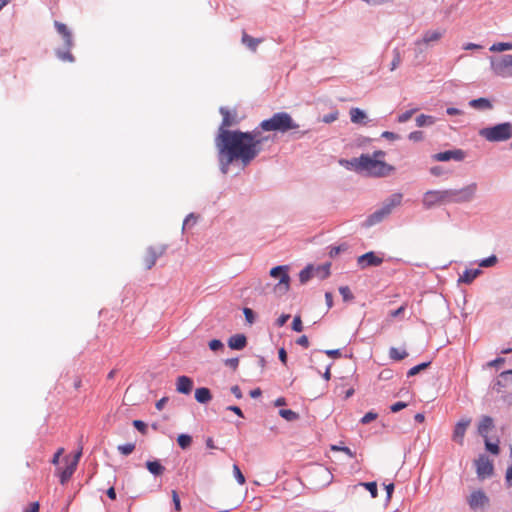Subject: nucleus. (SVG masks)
I'll use <instances>...</instances> for the list:
<instances>
[{"instance_id":"f257e3e1","label":"nucleus","mask_w":512,"mask_h":512,"mask_svg":"<svg viewBox=\"0 0 512 512\" xmlns=\"http://www.w3.org/2000/svg\"><path fill=\"white\" fill-rule=\"evenodd\" d=\"M268 139L258 129L251 132L222 131L217 134L215 144L222 172L227 173L233 163L248 166L262 151V144Z\"/></svg>"},{"instance_id":"f03ea898","label":"nucleus","mask_w":512,"mask_h":512,"mask_svg":"<svg viewBox=\"0 0 512 512\" xmlns=\"http://www.w3.org/2000/svg\"><path fill=\"white\" fill-rule=\"evenodd\" d=\"M385 152L382 150L374 151L372 155L362 154L360 157L345 161L352 169L357 172H363L368 176L385 177L394 171V167L383 161Z\"/></svg>"},{"instance_id":"7ed1b4c3","label":"nucleus","mask_w":512,"mask_h":512,"mask_svg":"<svg viewBox=\"0 0 512 512\" xmlns=\"http://www.w3.org/2000/svg\"><path fill=\"white\" fill-rule=\"evenodd\" d=\"M260 128L263 131L286 133L289 130L298 129L299 125L293 120L290 114L286 112H278L271 118L263 120L260 123Z\"/></svg>"},{"instance_id":"20e7f679","label":"nucleus","mask_w":512,"mask_h":512,"mask_svg":"<svg viewBox=\"0 0 512 512\" xmlns=\"http://www.w3.org/2000/svg\"><path fill=\"white\" fill-rule=\"evenodd\" d=\"M479 135L489 142L507 141L512 137V124L509 122L482 128Z\"/></svg>"},{"instance_id":"39448f33","label":"nucleus","mask_w":512,"mask_h":512,"mask_svg":"<svg viewBox=\"0 0 512 512\" xmlns=\"http://www.w3.org/2000/svg\"><path fill=\"white\" fill-rule=\"evenodd\" d=\"M270 276L279 278V282L274 286V292L278 295H284L290 288V276L288 274V266H276L270 270Z\"/></svg>"},{"instance_id":"423d86ee","label":"nucleus","mask_w":512,"mask_h":512,"mask_svg":"<svg viewBox=\"0 0 512 512\" xmlns=\"http://www.w3.org/2000/svg\"><path fill=\"white\" fill-rule=\"evenodd\" d=\"M491 69L497 76L512 78V55L491 58Z\"/></svg>"},{"instance_id":"0eeeda50","label":"nucleus","mask_w":512,"mask_h":512,"mask_svg":"<svg viewBox=\"0 0 512 512\" xmlns=\"http://www.w3.org/2000/svg\"><path fill=\"white\" fill-rule=\"evenodd\" d=\"M402 198H403V195L401 193H395V194H392L386 201V203L384 204V206L376 211L375 213H373L371 216H370V221L371 223H375V222H379L381 221L385 216L389 215L391 213V211L399 206L402 202Z\"/></svg>"},{"instance_id":"6e6552de","label":"nucleus","mask_w":512,"mask_h":512,"mask_svg":"<svg viewBox=\"0 0 512 512\" xmlns=\"http://www.w3.org/2000/svg\"><path fill=\"white\" fill-rule=\"evenodd\" d=\"M477 192V184L471 183L461 189H449L451 203H465L471 201Z\"/></svg>"},{"instance_id":"1a4fd4ad","label":"nucleus","mask_w":512,"mask_h":512,"mask_svg":"<svg viewBox=\"0 0 512 512\" xmlns=\"http://www.w3.org/2000/svg\"><path fill=\"white\" fill-rule=\"evenodd\" d=\"M423 205L425 208H431L435 205L439 204H448L451 203V198L449 197V189L448 190H430L424 194L423 197Z\"/></svg>"},{"instance_id":"9d476101","label":"nucleus","mask_w":512,"mask_h":512,"mask_svg":"<svg viewBox=\"0 0 512 512\" xmlns=\"http://www.w3.org/2000/svg\"><path fill=\"white\" fill-rule=\"evenodd\" d=\"M164 254L163 247H149L145 251L142 257V265L145 269L150 270L155 264L158 258Z\"/></svg>"},{"instance_id":"9b49d317","label":"nucleus","mask_w":512,"mask_h":512,"mask_svg":"<svg viewBox=\"0 0 512 512\" xmlns=\"http://www.w3.org/2000/svg\"><path fill=\"white\" fill-rule=\"evenodd\" d=\"M445 33L444 29L428 30L424 32L421 39L415 41V45L421 48L422 46H429L441 40Z\"/></svg>"},{"instance_id":"f8f14e48","label":"nucleus","mask_w":512,"mask_h":512,"mask_svg":"<svg viewBox=\"0 0 512 512\" xmlns=\"http://www.w3.org/2000/svg\"><path fill=\"white\" fill-rule=\"evenodd\" d=\"M476 471L479 478H487L493 474V464L491 460L485 456L481 455L476 461Z\"/></svg>"},{"instance_id":"ddd939ff","label":"nucleus","mask_w":512,"mask_h":512,"mask_svg":"<svg viewBox=\"0 0 512 512\" xmlns=\"http://www.w3.org/2000/svg\"><path fill=\"white\" fill-rule=\"evenodd\" d=\"M81 455H82V449H80L75 454L74 459L69 464H67V466L63 470L59 471L58 475H59L61 484H65L70 480V478L72 477V475L74 474V472L77 468V465H78Z\"/></svg>"},{"instance_id":"4468645a","label":"nucleus","mask_w":512,"mask_h":512,"mask_svg":"<svg viewBox=\"0 0 512 512\" xmlns=\"http://www.w3.org/2000/svg\"><path fill=\"white\" fill-rule=\"evenodd\" d=\"M219 111L223 117L218 131V134H221L222 131H230L228 128L236 125L238 123V119L235 111L231 112L225 107H221Z\"/></svg>"},{"instance_id":"2eb2a0df","label":"nucleus","mask_w":512,"mask_h":512,"mask_svg":"<svg viewBox=\"0 0 512 512\" xmlns=\"http://www.w3.org/2000/svg\"><path fill=\"white\" fill-rule=\"evenodd\" d=\"M383 263V258L377 256L374 252H367L357 259V264L361 269H365L371 266H379Z\"/></svg>"},{"instance_id":"dca6fc26","label":"nucleus","mask_w":512,"mask_h":512,"mask_svg":"<svg viewBox=\"0 0 512 512\" xmlns=\"http://www.w3.org/2000/svg\"><path fill=\"white\" fill-rule=\"evenodd\" d=\"M471 423V419H461L457 424L455 425L454 431H453V440L457 441L460 445L463 444V439L465 432L468 428V426Z\"/></svg>"},{"instance_id":"f3484780","label":"nucleus","mask_w":512,"mask_h":512,"mask_svg":"<svg viewBox=\"0 0 512 512\" xmlns=\"http://www.w3.org/2000/svg\"><path fill=\"white\" fill-rule=\"evenodd\" d=\"M193 389V380L185 375L176 379V391L181 394H190Z\"/></svg>"},{"instance_id":"a211bd4d","label":"nucleus","mask_w":512,"mask_h":512,"mask_svg":"<svg viewBox=\"0 0 512 512\" xmlns=\"http://www.w3.org/2000/svg\"><path fill=\"white\" fill-rule=\"evenodd\" d=\"M436 161H449L451 159L461 161L464 158V152L460 149L437 153L433 156Z\"/></svg>"},{"instance_id":"6ab92c4d","label":"nucleus","mask_w":512,"mask_h":512,"mask_svg":"<svg viewBox=\"0 0 512 512\" xmlns=\"http://www.w3.org/2000/svg\"><path fill=\"white\" fill-rule=\"evenodd\" d=\"M488 502V498L482 491H474L468 498V504L472 509L484 507Z\"/></svg>"},{"instance_id":"aec40b11","label":"nucleus","mask_w":512,"mask_h":512,"mask_svg":"<svg viewBox=\"0 0 512 512\" xmlns=\"http://www.w3.org/2000/svg\"><path fill=\"white\" fill-rule=\"evenodd\" d=\"M494 428L493 419L490 416H483L478 425V433L484 437L488 438V433Z\"/></svg>"},{"instance_id":"412c9836","label":"nucleus","mask_w":512,"mask_h":512,"mask_svg":"<svg viewBox=\"0 0 512 512\" xmlns=\"http://www.w3.org/2000/svg\"><path fill=\"white\" fill-rule=\"evenodd\" d=\"M247 345V338L244 334H235L228 339V346L234 350H242Z\"/></svg>"},{"instance_id":"4be33fe9","label":"nucleus","mask_w":512,"mask_h":512,"mask_svg":"<svg viewBox=\"0 0 512 512\" xmlns=\"http://www.w3.org/2000/svg\"><path fill=\"white\" fill-rule=\"evenodd\" d=\"M55 27L59 34H61L64 38L65 46L66 48H71L73 41H72V35L70 31L68 30L67 26L60 22H55Z\"/></svg>"},{"instance_id":"5701e85b","label":"nucleus","mask_w":512,"mask_h":512,"mask_svg":"<svg viewBox=\"0 0 512 512\" xmlns=\"http://www.w3.org/2000/svg\"><path fill=\"white\" fill-rule=\"evenodd\" d=\"M195 399L201 404L208 403L212 399L210 390L206 387L197 388L195 390Z\"/></svg>"},{"instance_id":"b1692460","label":"nucleus","mask_w":512,"mask_h":512,"mask_svg":"<svg viewBox=\"0 0 512 512\" xmlns=\"http://www.w3.org/2000/svg\"><path fill=\"white\" fill-rule=\"evenodd\" d=\"M350 119H351V122L354 123V124H366V114L363 110L359 109V108H351L350 109Z\"/></svg>"},{"instance_id":"393cba45","label":"nucleus","mask_w":512,"mask_h":512,"mask_svg":"<svg viewBox=\"0 0 512 512\" xmlns=\"http://www.w3.org/2000/svg\"><path fill=\"white\" fill-rule=\"evenodd\" d=\"M469 106L479 110H489L492 108V104L487 98L473 99L469 102Z\"/></svg>"},{"instance_id":"a878e982","label":"nucleus","mask_w":512,"mask_h":512,"mask_svg":"<svg viewBox=\"0 0 512 512\" xmlns=\"http://www.w3.org/2000/svg\"><path fill=\"white\" fill-rule=\"evenodd\" d=\"M261 39L254 38L248 35L245 31L242 33V43L246 45L250 50L256 51L257 46L261 43Z\"/></svg>"},{"instance_id":"bb28decb","label":"nucleus","mask_w":512,"mask_h":512,"mask_svg":"<svg viewBox=\"0 0 512 512\" xmlns=\"http://www.w3.org/2000/svg\"><path fill=\"white\" fill-rule=\"evenodd\" d=\"M146 468L150 473L156 476L162 475L165 471V467L157 460L147 461Z\"/></svg>"},{"instance_id":"cd10ccee","label":"nucleus","mask_w":512,"mask_h":512,"mask_svg":"<svg viewBox=\"0 0 512 512\" xmlns=\"http://www.w3.org/2000/svg\"><path fill=\"white\" fill-rule=\"evenodd\" d=\"M479 269H466L463 274L460 276L459 281L470 284L479 274Z\"/></svg>"},{"instance_id":"c85d7f7f","label":"nucleus","mask_w":512,"mask_h":512,"mask_svg":"<svg viewBox=\"0 0 512 512\" xmlns=\"http://www.w3.org/2000/svg\"><path fill=\"white\" fill-rule=\"evenodd\" d=\"M408 356V353L405 349H399L396 347H391L389 349V357L394 361H400L405 359Z\"/></svg>"},{"instance_id":"c756f323","label":"nucleus","mask_w":512,"mask_h":512,"mask_svg":"<svg viewBox=\"0 0 512 512\" xmlns=\"http://www.w3.org/2000/svg\"><path fill=\"white\" fill-rule=\"evenodd\" d=\"M435 123V118L430 115L421 114L416 117V124L418 127L430 126Z\"/></svg>"},{"instance_id":"7c9ffc66","label":"nucleus","mask_w":512,"mask_h":512,"mask_svg":"<svg viewBox=\"0 0 512 512\" xmlns=\"http://www.w3.org/2000/svg\"><path fill=\"white\" fill-rule=\"evenodd\" d=\"M509 382H510L509 377L502 378V373H500L497 381L494 384L493 389L496 392L501 393L503 391V388H505Z\"/></svg>"},{"instance_id":"2f4dec72","label":"nucleus","mask_w":512,"mask_h":512,"mask_svg":"<svg viewBox=\"0 0 512 512\" xmlns=\"http://www.w3.org/2000/svg\"><path fill=\"white\" fill-rule=\"evenodd\" d=\"M279 415L287 421H295L299 418L298 413L291 409H281Z\"/></svg>"},{"instance_id":"473e14b6","label":"nucleus","mask_w":512,"mask_h":512,"mask_svg":"<svg viewBox=\"0 0 512 512\" xmlns=\"http://www.w3.org/2000/svg\"><path fill=\"white\" fill-rule=\"evenodd\" d=\"M512 50V43L499 42L495 43L490 47V51L492 52H502Z\"/></svg>"},{"instance_id":"72a5a7b5","label":"nucleus","mask_w":512,"mask_h":512,"mask_svg":"<svg viewBox=\"0 0 512 512\" xmlns=\"http://www.w3.org/2000/svg\"><path fill=\"white\" fill-rule=\"evenodd\" d=\"M358 486H364L370 492L372 498H376L378 496L376 482L360 483L354 486V488H357Z\"/></svg>"},{"instance_id":"f704fd0d","label":"nucleus","mask_w":512,"mask_h":512,"mask_svg":"<svg viewBox=\"0 0 512 512\" xmlns=\"http://www.w3.org/2000/svg\"><path fill=\"white\" fill-rule=\"evenodd\" d=\"M177 443L182 449H187L192 443V438L187 434H180L177 438Z\"/></svg>"},{"instance_id":"c9c22d12","label":"nucleus","mask_w":512,"mask_h":512,"mask_svg":"<svg viewBox=\"0 0 512 512\" xmlns=\"http://www.w3.org/2000/svg\"><path fill=\"white\" fill-rule=\"evenodd\" d=\"M429 365H430V362H425V363H421L419 365H416V366H414V367L409 369V371L407 372V376L408 377L415 376L419 372H421L422 370H425Z\"/></svg>"},{"instance_id":"e433bc0d","label":"nucleus","mask_w":512,"mask_h":512,"mask_svg":"<svg viewBox=\"0 0 512 512\" xmlns=\"http://www.w3.org/2000/svg\"><path fill=\"white\" fill-rule=\"evenodd\" d=\"M118 451L127 456L129 454H131L134 450H135V444L134 443H127V444H123V445H119L117 447Z\"/></svg>"},{"instance_id":"4c0bfd02","label":"nucleus","mask_w":512,"mask_h":512,"mask_svg":"<svg viewBox=\"0 0 512 512\" xmlns=\"http://www.w3.org/2000/svg\"><path fill=\"white\" fill-rule=\"evenodd\" d=\"M56 54H57L58 58L62 61H67V62L74 61V56L71 54L70 48H67L66 51H57Z\"/></svg>"},{"instance_id":"58836bf2","label":"nucleus","mask_w":512,"mask_h":512,"mask_svg":"<svg viewBox=\"0 0 512 512\" xmlns=\"http://www.w3.org/2000/svg\"><path fill=\"white\" fill-rule=\"evenodd\" d=\"M312 277V268L306 267L299 273V279L301 283H306Z\"/></svg>"},{"instance_id":"ea45409f","label":"nucleus","mask_w":512,"mask_h":512,"mask_svg":"<svg viewBox=\"0 0 512 512\" xmlns=\"http://www.w3.org/2000/svg\"><path fill=\"white\" fill-rule=\"evenodd\" d=\"M339 293L342 295L344 301H351L354 296L348 286H341Z\"/></svg>"},{"instance_id":"a19ab883","label":"nucleus","mask_w":512,"mask_h":512,"mask_svg":"<svg viewBox=\"0 0 512 512\" xmlns=\"http://www.w3.org/2000/svg\"><path fill=\"white\" fill-rule=\"evenodd\" d=\"M233 474H234V477L236 478L237 482L240 485L245 484V481H246L245 477H244L243 473L241 472L239 466L236 464L233 465Z\"/></svg>"},{"instance_id":"79ce46f5","label":"nucleus","mask_w":512,"mask_h":512,"mask_svg":"<svg viewBox=\"0 0 512 512\" xmlns=\"http://www.w3.org/2000/svg\"><path fill=\"white\" fill-rule=\"evenodd\" d=\"M331 450L341 451V452L345 453L346 455H348L350 458L355 457V453L349 447H346V446L332 445Z\"/></svg>"},{"instance_id":"37998d69","label":"nucleus","mask_w":512,"mask_h":512,"mask_svg":"<svg viewBox=\"0 0 512 512\" xmlns=\"http://www.w3.org/2000/svg\"><path fill=\"white\" fill-rule=\"evenodd\" d=\"M497 263V257L495 255H492L488 258L483 259L479 265L481 267H492Z\"/></svg>"},{"instance_id":"c03bdc74","label":"nucleus","mask_w":512,"mask_h":512,"mask_svg":"<svg viewBox=\"0 0 512 512\" xmlns=\"http://www.w3.org/2000/svg\"><path fill=\"white\" fill-rule=\"evenodd\" d=\"M292 329L295 332H302V330H303V323H302L301 317L299 315H296L294 317L293 322H292Z\"/></svg>"},{"instance_id":"a18cd8bd","label":"nucleus","mask_w":512,"mask_h":512,"mask_svg":"<svg viewBox=\"0 0 512 512\" xmlns=\"http://www.w3.org/2000/svg\"><path fill=\"white\" fill-rule=\"evenodd\" d=\"M393 53H394V57H393V60L391 62V67H390L391 71L395 70L400 65V63H401L400 52L398 50H394Z\"/></svg>"},{"instance_id":"49530a36","label":"nucleus","mask_w":512,"mask_h":512,"mask_svg":"<svg viewBox=\"0 0 512 512\" xmlns=\"http://www.w3.org/2000/svg\"><path fill=\"white\" fill-rule=\"evenodd\" d=\"M416 111H417V109H411V110H408V111L400 114L398 116V122H400V123L407 122Z\"/></svg>"},{"instance_id":"de8ad7c7","label":"nucleus","mask_w":512,"mask_h":512,"mask_svg":"<svg viewBox=\"0 0 512 512\" xmlns=\"http://www.w3.org/2000/svg\"><path fill=\"white\" fill-rule=\"evenodd\" d=\"M378 417V414L375 413V412H367L362 418H361V423L362 424H368L372 421H374L376 418Z\"/></svg>"},{"instance_id":"09e8293b","label":"nucleus","mask_w":512,"mask_h":512,"mask_svg":"<svg viewBox=\"0 0 512 512\" xmlns=\"http://www.w3.org/2000/svg\"><path fill=\"white\" fill-rule=\"evenodd\" d=\"M243 313H244V316H245L246 321H247L249 324H253V323H254V320H255V315H254L253 310H252V309H250V308L245 307V308L243 309Z\"/></svg>"},{"instance_id":"8fccbe9b","label":"nucleus","mask_w":512,"mask_h":512,"mask_svg":"<svg viewBox=\"0 0 512 512\" xmlns=\"http://www.w3.org/2000/svg\"><path fill=\"white\" fill-rule=\"evenodd\" d=\"M171 496H172V501L174 503L175 510L178 512L181 511V503H180V498H179L177 491L172 490Z\"/></svg>"},{"instance_id":"3c124183","label":"nucleus","mask_w":512,"mask_h":512,"mask_svg":"<svg viewBox=\"0 0 512 512\" xmlns=\"http://www.w3.org/2000/svg\"><path fill=\"white\" fill-rule=\"evenodd\" d=\"M485 446L488 451L497 455L499 453V446L496 443H491L488 441V438L485 439Z\"/></svg>"},{"instance_id":"603ef678","label":"nucleus","mask_w":512,"mask_h":512,"mask_svg":"<svg viewBox=\"0 0 512 512\" xmlns=\"http://www.w3.org/2000/svg\"><path fill=\"white\" fill-rule=\"evenodd\" d=\"M208 345L212 351H218L223 348V343L218 339L211 340Z\"/></svg>"},{"instance_id":"864d4df0","label":"nucleus","mask_w":512,"mask_h":512,"mask_svg":"<svg viewBox=\"0 0 512 512\" xmlns=\"http://www.w3.org/2000/svg\"><path fill=\"white\" fill-rule=\"evenodd\" d=\"M225 365L232 368L233 370H236L239 365L238 358H229L225 360Z\"/></svg>"},{"instance_id":"5fc2aeb1","label":"nucleus","mask_w":512,"mask_h":512,"mask_svg":"<svg viewBox=\"0 0 512 512\" xmlns=\"http://www.w3.org/2000/svg\"><path fill=\"white\" fill-rule=\"evenodd\" d=\"M406 407H407V403H405V402H396L393 405H391L390 410L393 413H396V412H399L400 410H402V409H404Z\"/></svg>"},{"instance_id":"6e6d98bb","label":"nucleus","mask_w":512,"mask_h":512,"mask_svg":"<svg viewBox=\"0 0 512 512\" xmlns=\"http://www.w3.org/2000/svg\"><path fill=\"white\" fill-rule=\"evenodd\" d=\"M133 425L141 433H145L146 432V424L143 421H141V420H134L133 421Z\"/></svg>"},{"instance_id":"4d7b16f0","label":"nucleus","mask_w":512,"mask_h":512,"mask_svg":"<svg viewBox=\"0 0 512 512\" xmlns=\"http://www.w3.org/2000/svg\"><path fill=\"white\" fill-rule=\"evenodd\" d=\"M409 139L412 141H421L423 139V132L414 131L409 134Z\"/></svg>"},{"instance_id":"13d9d810","label":"nucleus","mask_w":512,"mask_h":512,"mask_svg":"<svg viewBox=\"0 0 512 512\" xmlns=\"http://www.w3.org/2000/svg\"><path fill=\"white\" fill-rule=\"evenodd\" d=\"M296 343L304 348H308L309 347V340H308V337L306 335H302L300 336Z\"/></svg>"},{"instance_id":"bf43d9fd","label":"nucleus","mask_w":512,"mask_h":512,"mask_svg":"<svg viewBox=\"0 0 512 512\" xmlns=\"http://www.w3.org/2000/svg\"><path fill=\"white\" fill-rule=\"evenodd\" d=\"M290 318L289 314H282L276 321L278 327H282Z\"/></svg>"},{"instance_id":"052dcab7","label":"nucleus","mask_w":512,"mask_h":512,"mask_svg":"<svg viewBox=\"0 0 512 512\" xmlns=\"http://www.w3.org/2000/svg\"><path fill=\"white\" fill-rule=\"evenodd\" d=\"M63 453H64V448H59L51 460L52 464L57 465L59 463L60 456Z\"/></svg>"},{"instance_id":"680f3d73","label":"nucleus","mask_w":512,"mask_h":512,"mask_svg":"<svg viewBox=\"0 0 512 512\" xmlns=\"http://www.w3.org/2000/svg\"><path fill=\"white\" fill-rule=\"evenodd\" d=\"M504 362H505V359H504V358L499 357V358H496V359H494V360H492V361L488 362V364H487V365H488L489 367H498V366L502 365Z\"/></svg>"},{"instance_id":"e2e57ef3","label":"nucleus","mask_w":512,"mask_h":512,"mask_svg":"<svg viewBox=\"0 0 512 512\" xmlns=\"http://www.w3.org/2000/svg\"><path fill=\"white\" fill-rule=\"evenodd\" d=\"M231 392H232V394H233L236 398H238V399H241V398H242V396H243V395H242V392H241V389H240V387H239L238 385H234V386H232V387H231Z\"/></svg>"},{"instance_id":"0e129e2a","label":"nucleus","mask_w":512,"mask_h":512,"mask_svg":"<svg viewBox=\"0 0 512 512\" xmlns=\"http://www.w3.org/2000/svg\"><path fill=\"white\" fill-rule=\"evenodd\" d=\"M278 354H279L280 361L284 365H286V363H287V353H286L285 349L284 348H280Z\"/></svg>"},{"instance_id":"69168bd1","label":"nucleus","mask_w":512,"mask_h":512,"mask_svg":"<svg viewBox=\"0 0 512 512\" xmlns=\"http://www.w3.org/2000/svg\"><path fill=\"white\" fill-rule=\"evenodd\" d=\"M382 137H384L386 139H389V140H396V139H398V135H396L395 133L390 132V131L383 132L382 133Z\"/></svg>"},{"instance_id":"338daca9","label":"nucleus","mask_w":512,"mask_h":512,"mask_svg":"<svg viewBox=\"0 0 512 512\" xmlns=\"http://www.w3.org/2000/svg\"><path fill=\"white\" fill-rule=\"evenodd\" d=\"M446 112L448 115H451V116L463 114V112L461 110H459L457 108H453V107L447 108Z\"/></svg>"},{"instance_id":"774afa93","label":"nucleus","mask_w":512,"mask_h":512,"mask_svg":"<svg viewBox=\"0 0 512 512\" xmlns=\"http://www.w3.org/2000/svg\"><path fill=\"white\" fill-rule=\"evenodd\" d=\"M329 357H332V358H338L340 357L341 353L338 349H335V350H327L325 352Z\"/></svg>"}]
</instances>
